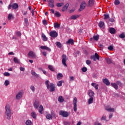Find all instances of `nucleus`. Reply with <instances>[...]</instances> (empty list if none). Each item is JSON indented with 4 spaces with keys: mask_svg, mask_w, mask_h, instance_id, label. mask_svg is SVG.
<instances>
[{
    "mask_svg": "<svg viewBox=\"0 0 125 125\" xmlns=\"http://www.w3.org/2000/svg\"><path fill=\"white\" fill-rule=\"evenodd\" d=\"M51 116L52 117H53L54 118H56V115L54 113V112H51Z\"/></svg>",
    "mask_w": 125,
    "mask_h": 125,
    "instance_id": "0e129e2a",
    "label": "nucleus"
},
{
    "mask_svg": "<svg viewBox=\"0 0 125 125\" xmlns=\"http://www.w3.org/2000/svg\"><path fill=\"white\" fill-rule=\"evenodd\" d=\"M110 85H111L112 87H114L116 90L119 89V86H118V84H117V83H110Z\"/></svg>",
    "mask_w": 125,
    "mask_h": 125,
    "instance_id": "f8f14e48",
    "label": "nucleus"
},
{
    "mask_svg": "<svg viewBox=\"0 0 125 125\" xmlns=\"http://www.w3.org/2000/svg\"><path fill=\"white\" fill-rule=\"evenodd\" d=\"M48 69H49L50 71H52V72L54 71V68L52 65H49Z\"/></svg>",
    "mask_w": 125,
    "mask_h": 125,
    "instance_id": "ea45409f",
    "label": "nucleus"
},
{
    "mask_svg": "<svg viewBox=\"0 0 125 125\" xmlns=\"http://www.w3.org/2000/svg\"><path fill=\"white\" fill-rule=\"evenodd\" d=\"M22 96L23 94L22 93V92H20L17 94L16 98V99H21V98H22Z\"/></svg>",
    "mask_w": 125,
    "mask_h": 125,
    "instance_id": "2eb2a0df",
    "label": "nucleus"
},
{
    "mask_svg": "<svg viewBox=\"0 0 125 125\" xmlns=\"http://www.w3.org/2000/svg\"><path fill=\"white\" fill-rule=\"evenodd\" d=\"M42 23H43V25H47V24H48L47 21L46 20L42 21Z\"/></svg>",
    "mask_w": 125,
    "mask_h": 125,
    "instance_id": "4d7b16f0",
    "label": "nucleus"
},
{
    "mask_svg": "<svg viewBox=\"0 0 125 125\" xmlns=\"http://www.w3.org/2000/svg\"><path fill=\"white\" fill-rule=\"evenodd\" d=\"M85 6H86V2L84 1H82L80 5L79 11H83L85 8Z\"/></svg>",
    "mask_w": 125,
    "mask_h": 125,
    "instance_id": "39448f33",
    "label": "nucleus"
},
{
    "mask_svg": "<svg viewBox=\"0 0 125 125\" xmlns=\"http://www.w3.org/2000/svg\"><path fill=\"white\" fill-rule=\"evenodd\" d=\"M8 84H9V81L6 80L5 81V82H4V85L5 86H7L8 85Z\"/></svg>",
    "mask_w": 125,
    "mask_h": 125,
    "instance_id": "37998d69",
    "label": "nucleus"
},
{
    "mask_svg": "<svg viewBox=\"0 0 125 125\" xmlns=\"http://www.w3.org/2000/svg\"><path fill=\"white\" fill-rule=\"evenodd\" d=\"M31 74H32L33 76H35L37 74V73L35 71H31Z\"/></svg>",
    "mask_w": 125,
    "mask_h": 125,
    "instance_id": "69168bd1",
    "label": "nucleus"
},
{
    "mask_svg": "<svg viewBox=\"0 0 125 125\" xmlns=\"http://www.w3.org/2000/svg\"><path fill=\"white\" fill-rule=\"evenodd\" d=\"M49 6L50 7H51V8H53V7H54V0H49Z\"/></svg>",
    "mask_w": 125,
    "mask_h": 125,
    "instance_id": "4468645a",
    "label": "nucleus"
},
{
    "mask_svg": "<svg viewBox=\"0 0 125 125\" xmlns=\"http://www.w3.org/2000/svg\"><path fill=\"white\" fill-rule=\"evenodd\" d=\"M49 35L51 38H57L58 36V34L56 32V31H51L49 33Z\"/></svg>",
    "mask_w": 125,
    "mask_h": 125,
    "instance_id": "6e6552de",
    "label": "nucleus"
},
{
    "mask_svg": "<svg viewBox=\"0 0 125 125\" xmlns=\"http://www.w3.org/2000/svg\"><path fill=\"white\" fill-rule=\"evenodd\" d=\"M39 106H40V103L39 102H35L34 104V106L35 109H38V108H39Z\"/></svg>",
    "mask_w": 125,
    "mask_h": 125,
    "instance_id": "412c9836",
    "label": "nucleus"
},
{
    "mask_svg": "<svg viewBox=\"0 0 125 125\" xmlns=\"http://www.w3.org/2000/svg\"><path fill=\"white\" fill-rule=\"evenodd\" d=\"M12 17H13L12 14H9L8 16V20H11V18H12Z\"/></svg>",
    "mask_w": 125,
    "mask_h": 125,
    "instance_id": "a18cd8bd",
    "label": "nucleus"
},
{
    "mask_svg": "<svg viewBox=\"0 0 125 125\" xmlns=\"http://www.w3.org/2000/svg\"><path fill=\"white\" fill-rule=\"evenodd\" d=\"M68 7H69V3H67L64 6L62 9V11H65V10H66Z\"/></svg>",
    "mask_w": 125,
    "mask_h": 125,
    "instance_id": "cd10ccee",
    "label": "nucleus"
},
{
    "mask_svg": "<svg viewBox=\"0 0 125 125\" xmlns=\"http://www.w3.org/2000/svg\"><path fill=\"white\" fill-rule=\"evenodd\" d=\"M11 7L13 8V9H17V8L19 7V5H18V4L16 3H13V4H10L8 7V10L11 9Z\"/></svg>",
    "mask_w": 125,
    "mask_h": 125,
    "instance_id": "20e7f679",
    "label": "nucleus"
},
{
    "mask_svg": "<svg viewBox=\"0 0 125 125\" xmlns=\"http://www.w3.org/2000/svg\"><path fill=\"white\" fill-rule=\"evenodd\" d=\"M31 116L33 117V119H36L37 118V113L34 111L32 112L31 114Z\"/></svg>",
    "mask_w": 125,
    "mask_h": 125,
    "instance_id": "a878e982",
    "label": "nucleus"
},
{
    "mask_svg": "<svg viewBox=\"0 0 125 125\" xmlns=\"http://www.w3.org/2000/svg\"><path fill=\"white\" fill-rule=\"evenodd\" d=\"M93 4H94V0H89V1H88V6H93Z\"/></svg>",
    "mask_w": 125,
    "mask_h": 125,
    "instance_id": "a211bd4d",
    "label": "nucleus"
},
{
    "mask_svg": "<svg viewBox=\"0 0 125 125\" xmlns=\"http://www.w3.org/2000/svg\"><path fill=\"white\" fill-rule=\"evenodd\" d=\"M101 121H106V115H103L101 118Z\"/></svg>",
    "mask_w": 125,
    "mask_h": 125,
    "instance_id": "79ce46f5",
    "label": "nucleus"
},
{
    "mask_svg": "<svg viewBox=\"0 0 125 125\" xmlns=\"http://www.w3.org/2000/svg\"><path fill=\"white\" fill-rule=\"evenodd\" d=\"M14 62H15V63H16L17 64L20 63V61L16 57L14 58Z\"/></svg>",
    "mask_w": 125,
    "mask_h": 125,
    "instance_id": "7c9ffc66",
    "label": "nucleus"
},
{
    "mask_svg": "<svg viewBox=\"0 0 125 125\" xmlns=\"http://www.w3.org/2000/svg\"><path fill=\"white\" fill-rule=\"evenodd\" d=\"M108 49L109 50H113V49H114V47H113V46L111 45V46H109L108 47Z\"/></svg>",
    "mask_w": 125,
    "mask_h": 125,
    "instance_id": "6e6d98bb",
    "label": "nucleus"
},
{
    "mask_svg": "<svg viewBox=\"0 0 125 125\" xmlns=\"http://www.w3.org/2000/svg\"><path fill=\"white\" fill-rule=\"evenodd\" d=\"M114 4L115 5H118L120 4V1L119 0H115L114 1Z\"/></svg>",
    "mask_w": 125,
    "mask_h": 125,
    "instance_id": "3c124183",
    "label": "nucleus"
},
{
    "mask_svg": "<svg viewBox=\"0 0 125 125\" xmlns=\"http://www.w3.org/2000/svg\"><path fill=\"white\" fill-rule=\"evenodd\" d=\"M56 45L59 48H61V47H62V44H61V42H56Z\"/></svg>",
    "mask_w": 125,
    "mask_h": 125,
    "instance_id": "2f4dec72",
    "label": "nucleus"
},
{
    "mask_svg": "<svg viewBox=\"0 0 125 125\" xmlns=\"http://www.w3.org/2000/svg\"><path fill=\"white\" fill-rule=\"evenodd\" d=\"M60 77L61 78H62L63 77V75L62 73H59L57 75V79L58 80L60 79Z\"/></svg>",
    "mask_w": 125,
    "mask_h": 125,
    "instance_id": "c03bdc74",
    "label": "nucleus"
},
{
    "mask_svg": "<svg viewBox=\"0 0 125 125\" xmlns=\"http://www.w3.org/2000/svg\"><path fill=\"white\" fill-rule=\"evenodd\" d=\"M39 113L40 114H42V111H43V106H42V105H40L39 107Z\"/></svg>",
    "mask_w": 125,
    "mask_h": 125,
    "instance_id": "c756f323",
    "label": "nucleus"
},
{
    "mask_svg": "<svg viewBox=\"0 0 125 125\" xmlns=\"http://www.w3.org/2000/svg\"><path fill=\"white\" fill-rule=\"evenodd\" d=\"M58 101L59 102H60L61 103H62L64 101V98H63V97L62 96H60L58 98Z\"/></svg>",
    "mask_w": 125,
    "mask_h": 125,
    "instance_id": "393cba45",
    "label": "nucleus"
},
{
    "mask_svg": "<svg viewBox=\"0 0 125 125\" xmlns=\"http://www.w3.org/2000/svg\"><path fill=\"white\" fill-rule=\"evenodd\" d=\"M5 115L7 120H11V110L10 109V105L6 104L5 107Z\"/></svg>",
    "mask_w": 125,
    "mask_h": 125,
    "instance_id": "f257e3e1",
    "label": "nucleus"
},
{
    "mask_svg": "<svg viewBox=\"0 0 125 125\" xmlns=\"http://www.w3.org/2000/svg\"><path fill=\"white\" fill-rule=\"evenodd\" d=\"M30 89H31V90H32V91H33V92H35L36 90L35 86H34V85H31L30 87Z\"/></svg>",
    "mask_w": 125,
    "mask_h": 125,
    "instance_id": "58836bf2",
    "label": "nucleus"
},
{
    "mask_svg": "<svg viewBox=\"0 0 125 125\" xmlns=\"http://www.w3.org/2000/svg\"><path fill=\"white\" fill-rule=\"evenodd\" d=\"M62 5H64V4H63V3H58L57 4V6L58 7H61V6H62Z\"/></svg>",
    "mask_w": 125,
    "mask_h": 125,
    "instance_id": "8fccbe9b",
    "label": "nucleus"
},
{
    "mask_svg": "<svg viewBox=\"0 0 125 125\" xmlns=\"http://www.w3.org/2000/svg\"><path fill=\"white\" fill-rule=\"evenodd\" d=\"M91 59L94 60V61H95L96 59H97V60H99V55H98L97 53H95V55L91 56Z\"/></svg>",
    "mask_w": 125,
    "mask_h": 125,
    "instance_id": "9d476101",
    "label": "nucleus"
},
{
    "mask_svg": "<svg viewBox=\"0 0 125 125\" xmlns=\"http://www.w3.org/2000/svg\"><path fill=\"white\" fill-rule=\"evenodd\" d=\"M46 118L47 120H52V115L50 114H47L46 116Z\"/></svg>",
    "mask_w": 125,
    "mask_h": 125,
    "instance_id": "c85d7f7f",
    "label": "nucleus"
},
{
    "mask_svg": "<svg viewBox=\"0 0 125 125\" xmlns=\"http://www.w3.org/2000/svg\"><path fill=\"white\" fill-rule=\"evenodd\" d=\"M109 21L111 22H115V19L114 18H110L109 19Z\"/></svg>",
    "mask_w": 125,
    "mask_h": 125,
    "instance_id": "052dcab7",
    "label": "nucleus"
},
{
    "mask_svg": "<svg viewBox=\"0 0 125 125\" xmlns=\"http://www.w3.org/2000/svg\"><path fill=\"white\" fill-rule=\"evenodd\" d=\"M93 39L94 40V41H98V40H99V35H97V36H94L93 37Z\"/></svg>",
    "mask_w": 125,
    "mask_h": 125,
    "instance_id": "4c0bfd02",
    "label": "nucleus"
},
{
    "mask_svg": "<svg viewBox=\"0 0 125 125\" xmlns=\"http://www.w3.org/2000/svg\"><path fill=\"white\" fill-rule=\"evenodd\" d=\"M62 81H59L57 83L58 86H62Z\"/></svg>",
    "mask_w": 125,
    "mask_h": 125,
    "instance_id": "603ef678",
    "label": "nucleus"
},
{
    "mask_svg": "<svg viewBox=\"0 0 125 125\" xmlns=\"http://www.w3.org/2000/svg\"><path fill=\"white\" fill-rule=\"evenodd\" d=\"M59 115H60V116H62L63 118H68V117L70 116V112L63 110H60L59 112Z\"/></svg>",
    "mask_w": 125,
    "mask_h": 125,
    "instance_id": "7ed1b4c3",
    "label": "nucleus"
},
{
    "mask_svg": "<svg viewBox=\"0 0 125 125\" xmlns=\"http://www.w3.org/2000/svg\"><path fill=\"white\" fill-rule=\"evenodd\" d=\"M119 38H120V39H125V33H122L121 34H120L119 35Z\"/></svg>",
    "mask_w": 125,
    "mask_h": 125,
    "instance_id": "a19ab883",
    "label": "nucleus"
},
{
    "mask_svg": "<svg viewBox=\"0 0 125 125\" xmlns=\"http://www.w3.org/2000/svg\"><path fill=\"white\" fill-rule=\"evenodd\" d=\"M86 63L87 65H90V64H91V61L90 60H87L86 61Z\"/></svg>",
    "mask_w": 125,
    "mask_h": 125,
    "instance_id": "5fc2aeb1",
    "label": "nucleus"
},
{
    "mask_svg": "<svg viewBox=\"0 0 125 125\" xmlns=\"http://www.w3.org/2000/svg\"><path fill=\"white\" fill-rule=\"evenodd\" d=\"M25 125H32V121H31L29 120H28L27 121H26Z\"/></svg>",
    "mask_w": 125,
    "mask_h": 125,
    "instance_id": "e433bc0d",
    "label": "nucleus"
},
{
    "mask_svg": "<svg viewBox=\"0 0 125 125\" xmlns=\"http://www.w3.org/2000/svg\"><path fill=\"white\" fill-rule=\"evenodd\" d=\"M104 19L106 20V19H109L110 16L108 14H105L104 15Z\"/></svg>",
    "mask_w": 125,
    "mask_h": 125,
    "instance_id": "c9c22d12",
    "label": "nucleus"
},
{
    "mask_svg": "<svg viewBox=\"0 0 125 125\" xmlns=\"http://www.w3.org/2000/svg\"><path fill=\"white\" fill-rule=\"evenodd\" d=\"M79 17H80L79 15H72L70 17V19L71 20H76V19H77V18H79Z\"/></svg>",
    "mask_w": 125,
    "mask_h": 125,
    "instance_id": "aec40b11",
    "label": "nucleus"
},
{
    "mask_svg": "<svg viewBox=\"0 0 125 125\" xmlns=\"http://www.w3.org/2000/svg\"><path fill=\"white\" fill-rule=\"evenodd\" d=\"M45 84L47 86V89H49V88L50 87L51 92H52L55 90V85H54V84H53V83H51L50 85H49V81H46L45 82Z\"/></svg>",
    "mask_w": 125,
    "mask_h": 125,
    "instance_id": "f03ea898",
    "label": "nucleus"
},
{
    "mask_svg": "<svg viewBox=\"0 0 125 125\" xmlns=\"http://www.w3.org/2000/svg\"><path fill=\"white\" fill-rule=\"evenodd\" d=\"M94 125H102V124H101V123H99L98 122H95L94 123Z\"/></svg>",
    "mask_w": 125,
    "mask_h": 125,
    "instance_id": "774afa93",
    "label": "nucleus"
},
{
    "mask_svg": "<svg viewBox=\"0 0 125 125\" xmlns=\"http://www.w3.org/2000/svg\"><path fill=\"white\" fill-rule=\"evenodd\" d=\"M109 32L110 34H114L115 33H116V29H115L114 28H110L109 29Z\"/></svg>",
    "mask_w": 125,
    "mask_h": 125,
    "instance_id": "5701e85b",
    "label": "nucleus"
},
{
    "mask_svg": "<svg viewBox=\"0 0 125 125\" xmlns=\"http://www.w3.org/2000/svg\"><path fill=\"white\" fill-rule=\"evenodd\" d=\"M105 61L107 64H112V63H113L112 60L110 58H106Z\"/></svg>",
    "mask_w": 125,
    "mask_h": 125,
    "instance_id": "4be33fe9",
    "label": "nucleus"
},
{
    "mask_svg": "<svg viewBox=\"0 0 125 125\" xmlns=\"http://www.w3.org/2000/svg\"><path fill=\"white\" fill-rule=\"evenodd\" d=\"M3 75L5 77H9V76H10V73H8V72H4L3 73Z\"/></svg>",
    "mask_w": 125,
    "mask_h": 125,
    "instance_id": "de8ad7c7",
    "label": "nucleus"
},
{
    "mask_svg": "<svg viewBox=\"0 0 125 125\" xmlns=\"http://www.w3.org/2000/svg\"><path fill=\"white\" fill-rule=\"evenodd\" d=\"M99 47L101 48V49H103L104 48V45L102 44H100Z\"/></svg>",
    "mask_w": 125,
    "mask_h": 125,
    "instance_id": "680f3d73",
    "label": "nucleus"
},
{
    "mask_svg": "<svg viewBox=\"0 0 125 125\" xmlns=\"http://www.w3.org/2000/svg\"><path fill=\"white\" fill-rule=\"evenodd\" d=\"M63 124L64 125H70V123H69L68 122H67V121H64L63 122Z\"/></svg>",
    "mask_w": 125,
    "mask_h": 125,
    "instance_id": "bf43d9fd",
    "label": "nucleus"
},
{
    "mask_svg": "<svg viewBox=\"0 0 125 125\" xmlns=\"http://www.w3.org/2000/svg\"><path fill=\"white\" fill-rule=\"evenodd\" d=\"M103 82L106 85H110V82H109V80L107 78L103 79Z\"/></svg>",
    "mask_w": 125,
    "mask_h": 125,
    "instance_id": "ddd939ff",
    "label": "nucleus"
},
{
    "mask_svg": "<svg viewBox=\"0 0 125 125\" xmlns=\"http://www.w3.org/2000/svg\"><path fill=\"white\" fill-rule=\"evenodd\" d=\"M18 37H21V32L20 31L17 32Z\"/></svg>",
    "mask_w": 125,
    "mask_h": 125,
    "instance_id": "13d9d810",
    "label": "nucleus"
},
{
    "mask_svg": "<svg viewBox=\"0 0 125 125\" xmlns=\"http://www.w3.org/2000/svg\"><path fill=\"white\" fill-rule=\"evenodd\" d=\"M105 110H106V111H108V112H115V109H114V108L106 107Z\"/></svg>",
    "mask_w": 125,
    "mask_h": 125,
    "instance_id": "b1692460",
    "label": "nucleus"
},
{
    "mask_svg": "<svg viewBox=\"0 0 125 125\" xmlns=\"http://www.w3.org/2000/svg\"><path fill=\"white\" fill-rule=\"evenodd\" d=\"M66 61H67V56H66V55H62V63L64 66V67H67V64H66Z\"/></svg>",
    "mask_w": 125,
    "mask_h": 125,
    "instance_id": "423d86ee",
    "label": "nucleus"
},
{
    "mask_svg": "<svg viewBox=\"0 0 125 125\" xmlns=\"http://www.w3.org/2000/svg\"><path fill=\"white\" fill-rule=\"evenodd\" d=\"M82 71L84 73L87 71V68L86 67H83L82 68Z\"/></svg>",
    "mask_w": 125,
    "mask_h": 125,
    "instance_id": "864d4df0",
    "label": "nucleus"
},
{
    "mask_svg": "<svg viewBox=\"0 0 125 125\" xmlns=\"http://www.w3.org/2000/svg\"><path fill=\"white\" fill-rule=\"evenodd\" d=\"M42 72H43L44 75H45L46 76H48V74L46 73V71L43 70Z\"/></svg>",
    "mask_w": 125,
    "mask_h": 125,
    "instance_id": "e2e57ef3",
    "label": "nucleus"
},
{
    "mask_svg": "<svg viewBox=\"0 0 125 125\" xmlns=\"http://www.w3.org/2000/svg\"><path fill=\"white\" fill-rule=\"evenodd\" d=\"M91 85L92 86H93V87H94V88H95V89L97 90L98 89V86H99V84H97L96 83H92Z\"/></svg>",
    "mask_w": 125,
    "mask_h": 125,
    "instance_id": "f3484780",
    "label": "nucleus"
},
{
    "mask_svg": "<svg viewBox=\"0 0 125 125\" xmlns=\"http://www.w3.org/2000/svg\"><path fill=\"white\" fill-rule=\"evenodd\" d=\"M93 98L94 97H90L88 100V104H92L93 103Z\"/></svg>",
    "mask_w": 125,
    "mask_h": 125,
    "instance_id": "473e14b6",
    "label": "nucleus"
},
{
    "mask_svg": "<svg viewBox=\"0 0 125 125\" xmlns=\"http://www.w3.org/2000/svg\"><path fill=\"white\" fill-rule=\"evenodd\" d=\"M103 26H104V22L100 21V22L99 23V27H100V28H102Z\"/></svg>",
    "mask_w": 125,
    "mask_h": 125,
    "instance_id": "f704fd0d",
    "label": "nucleus"
},
{
    "mask_svg": "<svg viewBox=\"0 0 125 125\" xmlns=\"http://www.w3.org/2000/svg\"><path fill=\"white\" fill-rule=\"evenodd\" d=\"M40 48H41V49H44L45 50H47V51H51V49L49 48V47L46 46H43L42 45L40 47Z\"/></svg>",
    "mask_w": 125,
    "mask_h": 125,
    "instance_id": "dca6fc26",
    "label": "nucleus"
},
{
    "mask_svg": "<svg viewBox=\"0 0 125 125\" xmlns=\"http://www.w3.org/2000/svg\"><path fill=\"white\" fill-rule=\"evenodd\" d=\"M116 83H117V84L119 85V86H123V83H121V82L120 81H117Z\"/></svg>",
    "mask_w": 125,
    "mask_h": 125,
    "instance_id": "09e8293b",
    "label": "nucleus"
},
{
    "mask_svg": "<svg viewBox=\"0 0 125 125\" xmlns=\"http://www.w3.org/2000/svg\"><path fill=\"white\" fill-rule=\"evenodd\" d=\"M24 22L26 24H28V19L27 18H24Z\"/></svg>",
    "mask_w": 125,
    "mask_h": 125,
    "instance_id": "338daca9",
    "label": "nucleus"
},
{
    "mask_svg": "<svg viewBox=\"0 0 125 125\" xmlns=\"http://www.w3.org/2000/svg\"><path fill=\"white\" fill-rule=\"evenodd\" d=\"M77 98H74L73 102V105H74L73 110L75 113L77 112Z\"/></svg>",
    "mask_w": 125,
    "mask_h": 125,
    "instance_id": "0eeeda50",
    "label": "nucleus"
},
{
    "mask_svg": "<svg viewBox=\"0 0 125 125\" xmlns=\"http://www.w3.org/2000/svg\"><path fill=\"white\" fill-rule=\"evenodd\" d=\"M28 57H31V58H36L37 57V55L36 53L32 51H30L29 52L28 54Z\"/></svg>",
    "mask_w": 125,
    "mask_h": 125,
    "instance_id": "1a4fd4ad",
    "label": "nucleus"
},
{
    "mask_svg": "<svg viewBox=\"0 0 125 125\" xmlns=\"http://www.w3.org/2000/svg\"><path fill=\"white\" fill-rule=\"evenodd\" d=\"M54 28H60V25L57 23H55L54 24Z\"/></svg>",
    "mask_w": 125,
    "mask_h": 125,
    "instance_id": "49530a36",
    "label": "nucleus"
},
{
    "mask_svg": "<svg viewBox=\"0 0 125 125\" xmlns=\"http://www.w3.org/2000/svg\"><path fill=\"white\" fill-rule=\"evenodd\" d=\"M42 40L43 42H47V37L44 35V34H42Z\"/></svg>",
    "mask_w": 125,
    "mask_h": 125,
    "instance_id": "bb28decb",
    "label": "nucleus"
},
{
    "mask_svg": "<svg viewBox=\"0 0 125 125\" xmlns=\"http://www.w3.org/2000/svg\"><path fill=\"white\" fill-rule=\"evenodd\" d=\"M55 16H56V17H60L61 16V14L59 12L56 11L55 13Z\"/></svg>",
    "mask_w": 125,
    "mask_h": 125,
    "instance_id": "72a5a7b5",
    "label": "nucleus"
},
{
    "mask_svg": "<svg viewBox=\"0 0 125 125\" xmlns=\"http://www.w3.org/2000/svg\"><path fill=\"white\" fill-rule=\"evenodd\" d=\"M94 92L92 90H89L88 91V95H89V97H94Z\"/></svg>",
    "mask_w": 125,
    "mask_h": 125,
    "instance_id": "9b49d317",
    "label": "nucleus"
},
{
    "mask_svg": "<svg viewBox=\"0 0 125 125\" xmlns=\"http://www.w3.org/2000/svg\"><path fill=\"white\" fill-rule=\"evenodd\" d=\"M66 44H74V40L69 39L68 41L66 42Z\"/></svg>",
    "mask_w": 125,
    "mask_h": 125,
    "instance_id": "6ab92c4d",
    "label": "nucleus"
}]
</instances>
